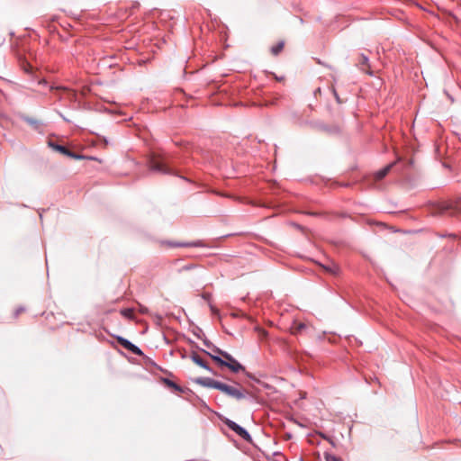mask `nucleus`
I'll return each mask as SVG.
<instances>
[{
    "label": "nucleus",
    "instance_id": "2",
    "mask_svg": "<svg viewBox=\"0 0 461 461\" xmlns=\"http://www.w3.org/2000/svg\"><path fill=\"white\" fill-rule=\"evenodd\" d=\"M224 423L230 429L234 431L238 436H240L245 441H247V442L252 441V438H251L250 434L247 431V429H245L243 427L240 426L235 421L227 419L224 421Z\"/></svg>",
    "mask_w": 461,
    "mask_h": 461
},
{
    "label": "nucleus",
    "instance_id": "18",
    "mask_svg": "<svg viewBox=\"0 0 461 461\" xmlns=\"http://www.w3.org/2000/svg\"><path fill=\"white\" fill-rule=\"evenodd\" d=\"M285 43L283 41L278 42L275 46L271 47V53L274 56L278 55L284 49Z\"/></svg>",
    "mask_w": 461,
    "mask_h": 461
},
{
    "label": "nucleus",
    "instance_id": "23",
    "mask_svg": "<svg viewBox=\"0 0 461 461\" xmlns=\"http://www.w3.org/2000/svg\"><path fill=\"white\" fill-rule=\"evenodd\" d=\"M203 344H204L208 348H212V346H213V345H212L210 341H208L207 339H204V340H203Z\"/></svg>",
    "mask_w": 461,
    "mask_h": 461
},
{
    "label": "nucleus",
    "instance_id": "10",
    "mask_svg": "<svg viewBox=\"0 0 461 461\" xmlns=\"http://www.w3.org/2000/svg\"><path fill=\"white\" fill-rule=\"evenodd\" d=\"M395 162L390 163L387 166H385L384 168L378 170L375 174V178L376 180H382L392 169V167L394 166Z\"/></svg>",
    "mask_w": 461,
    "mask_h": 461
},
{
    "label": "nucleus",
    "instance_id": "8",
    "mask_svg": "<svg viewBox=\"0 0 461 461\" xmlns=\"http://www.w3.org/2000/svg\"><path fill=\"white\" fill-rule=\"evenodd\" d=\"M191 359L199 366L204 368L205 370L209 371L212 375H215L216 373L207 365V363L203 360V358L195 352H193L190 356Z\"/></svg>",
    "mask_w": 461,
    "mask_h": 461
},
{
    "label": "nucleus",
    "instance_id": "3",
    "mask_svg": "<svg viewBox=\"0 0 461 461\" xmlns=\"http://www.w3.org/2000/svg\"><path fill=\"white\" fill-rule=\"evenodd\" d=\"M149 167L151 171L165 174V175H172L173 170L163 161L157 158H151L149 160Z\"/></svg>",
    "mask_w": 461,
    "mask_h": 461
},
{
    "label": "nucleus",
    "instance_id": "13",
    "mask_svg": "<svg viewBox=\"0 0 461 461\" xmlns=\"http://www.w3.org/2000/svg\"><path fill=\"white\" fill-rule=\"evenodd\" d=\"M368 61H369V59H368V58H367L365 54H361V55L359 56V60H358V62H359V65L361 66V69H362L363 71H365L366 74H368V75H372V71H370V70H368V69H366V68H364V66L369 67Z\"/></svg>",
    "mask_w": 461,
    "mask_h": 461
},
{
    "label": "nucleus",
    "instance_id": "11",
    "mask_svg": "<svg viewBox=\"0 0 461 461\" xmlns=\"http://www.w3.org/2000/svg\"><path fill=\"white\" fill-rule=\"evenodd\" d=\"M169 245L171 247H195V248H201L204 247V244L202 240H196L193 242H187V243H173L170 242Z\"/></svg>",
    "mask_w": 461,
    "mask_h": 461
},
{
    "label": "nucleus",
    "instance_id": "22",
    "mask_svg": "<svg viewBox=\"0 0 461 461\" xmlns=\"http://www.w3.org/2000/svg\"><path fill=\"white\" fill-rule=\"evenodd\" d=\"M213 353H215V356L222 357V353H226V351L221 350V348H217L216 346H212L211 348Z\"/></svg>",
    "mask_w": 461,
    "mask_h": 461
},
{
    "label": "nucleus",
    "instance_id": "14",
    "mask_svg": "<svg viewBox=\"0 0 461 461\" xmlns=\"http://www.w3.org/2000/svg\"><path fill=\"white\" fill-rule=\"evenodd\" d=\"M23 121H25L28 124H30L34 130L40 131L41 127V122L36 119L30 118L27 116H24Z\"/></svg>",
    "mask_w": 461,
    "mask_h": 461
},
{
    "label": "nucleus",
    "instance_id": "5",
    "mask_svg": "<svg viewBox=\"0 0 461 461\" xmlns=\"http://www.w3.org/2000/svg\"><path fill=\"white\" fill-rule=\"evenodd\" d=\"M117 341L122 348L129 350L132 354L137 355V356L143 355L142 350L138 346L131 343L129 339L122 338V337H117Z\"/></svg>",
    "mask_w": 461,
    "mask_h": 461
},
{
    "label": "nucleus",
    "instance_id": "24",
    "mask_svg": "<svg viewBox=\"0 0 461 461\" xmlns=\"http://www.w3.org/2000/svg\"><path fill=\"white\" fill-rule=\"evenodd\" d=\"M23 308L18 309V310L16 311V314H18L19 312H23Z\"/></svg>",
    "mask_w": 461,
    "mask_h": 461
},
{
    "label": "nucleus",
    "instance_id": "4",
    "mask_svg": "<svg viewBox=\"0 0 461 461\" xmlns=\"http://www.w3.org/2000/svg\"><path fill=\"white\" fill-rule=\"evenodd\" d=\"M49 146L50 148H52L54 150L56 151H59L60 152L61 154L67 156V157H69V158H72L74 159H85V158H87L86 156L85 155H80V154H77L71 150H69L68 148H66L65 146H62V145H59V144H57L53 141H49Z\"/></svg>",
    "mask_w": 461,
    "mask_h": 461
},
{
    "label": "nucleus",
    "instance_id": "17",
    "mask_svg": "<svg viewBox=\"0 0 461 461\" xmlns=\"http://www.w3.org/2000/svg\"><path fill=\"white\" fill-rule=\"evenodd\" d=\"M306 324L303 323V322H300V323H295L293 327H292V330H293V334L294 335H297L299 333H301L303 330L306 329Z\"/></svg>",
    "mask_w": 461,
    "mask_h": 461
},
{
    "label": "nucleus",
    "instance_id": "15",
    "mask_svg": "<svg viewBox=\"0 0 461 461\" xmlns=\"http://www.w3.org/2000/svg\"><path fill=\"white\" fill-rule=\"evenodd\" d=\"M232 387H233V385H230V384H224V383L219 381L218 386L216 387V389L221 391V393H223L224 394H226L228 396L230 394Z\"/></svg>",
    "mask_w": 461,
    "mask_h": 461
},
{
    "label": "nucleus",
    "instance_id": "21",
    "mask_svg": "<svg viewBox=\"0 0 461 461\" xmlns=\"http://www.w3.org/2000/svg\"><path fill=\"white\" fill-rule=\"evenodd\" d=\"M326 461H342L340 457L336 456L335 455L327 453L325 455Z\"/></svg>",
    "mask_w": 461,
    "mask_h": 461
},
{
    "label": "nucleus",
    "instance_id": "6",
    "mask_svg": "<svg viewBox=\"0 0 461 461\" xmlns=\"http://www.w3.org/2000/svg\"><path fill=\"white\" fill-rule=\"evenodd\" d=\"M236 384L237 386L232 387L230 394L228 395L229 397L233 398L236 401H241L250 395L249 392L243 388L240 384Z\"/></svg>",
    "mask_w": 461,
    "mask_h": 461
},
{
    "label": "nucleus",
    "instance_id": "1",
    "mask_svg": "<svg viewBox=\"0 0 461 461\" xmlns=\"http://www.w3.org/2000/svg\"><path fill=\"white\" fill-rule=\"evenodd\" d=\"M203 352L210 356L211 358L213 361H215L220 366H226L233 373L245 371V367L228 352L222 353V357L219 356H214L213 354H211L206 350H203Z\"/></svg>",
    "mask_w": 461,
    "mask_h": 461
},
{
    "label": "nucleus",
    "instance_id": "9",
    "mask_svg": "<svg viewBox=\"0 0 461 461\" xmlns=\"http://www.w3.org/2000/svg\"><path fill=\"white\" fill-rule=\"evenodd\" d=\"M195 382L204 387L216 389L219 381L209 377H201L197 378Z\"/></svg>",
    "mask_w": 461,
    "mask_h": 461
},
{
    "label": "nucleus",
    "instance_id": "16",
    "mask_svg": "<svg viewBox=\"0 0 461 461\" xmlns=\"http://www.w3.org/2000/svg\"><path fill=\"white\" fill-rule=\"evenodd\" d=\"M232 387H233V385H230V384H224V383L219 381L218 386L216 387V389L221 391V393H223L224 394H226L228 396L230 394Z\"/></svg>",
    "mask_w": 461,
    "mask_h": 461
},
{
    "label": "nucleus",
    "instance_id": "20",
    "mask_svg": "<svg viewBox=\"0 0 461 461\" xmlns=\"http://www.w3.org/2000/svg\"><path fill=\"white\" fill-rule=\"evenodd\" d=\"M325 269L334 275H337L339 271V266L333 263L331 266L325 267Z\"/></svg>",
    "mask_w": 461,
    "mask_h": 461
},
{
    "label": "nucleus",
    "instance_id": "7",
    "mask_svg": "<svg viewBox=\"0 0 461 461\" xmlns=\"http://www.w3.org/2000/svg\"><path fill=\"white\" fill-rule=\"evenodd\" d=\"M443 212H450L452 215L461 214V199L456 202L447 203L442 208Z\"/></svg>",
    "mask_w": 461,
    "mask_h": 461
},
{
    "label": "nucleus",
    "instance_id": "12",
    "mask_svg": "<svg viewBox=\"0 0 461 461\" xmlns=\"http://www.w3.org/2000/svg\"><path fill=\"white\" fill-rule=\"evenodd\" d=\"M164 383L167 386L170 387V388H173L176 392H178V393H184L185 392V388H183L182 386H180L179 384H177L176 383H175L174 381L168 379V378H165L164 380Z\"/></svg>",
    "mask_w": 461,
    "mask_h": 461
},
{
    "label": "nucleus",
    "instance_id": "19",
    "mask_svg": "<svg viewBox=\"0 0 461 461\" xmlns=\"http://www.w3.org/2000/svg\"><path fill=\"white\" fill-rule=\"evenodd\" d=\"M121 314L129 320H132L134 317L133 310L131 308H124L121 310Z\"/></svg>",
    "mask_w": 461,
    "mask_h": 461
}]
</instances>
